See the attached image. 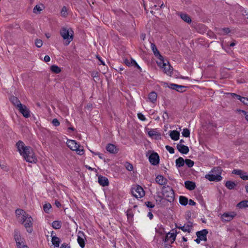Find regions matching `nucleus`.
Masks as SVG:
<instances>
[{
    "instance_id": "obj_1",
    "label": "nucleus",
    "mask_w": 248,
    "mask_h": 248,
    "mask_svg": "<svg viewBox=\"0 0 248 248\" xmlns=\"http://www.w3.org/2000/svg\"><path fill=\"white\" fill-rule=\"evenodd\" d=\"M16 146L20 154L24 157L26 161L31 163L36 162L37 158L31 147L26 146L24 142L20 140L17 142Z\"/></svg>"
},
{
    "instance_id": "obj_2",
    "label": "nucleus",
    "mask_w": 248,
    "mask_h": 248,
    "mask_svg": "<svg viewBox=\"0 0 248 248\" xmlns=\"http://www.w3.org/2000/svg\"><path fill=\"white\" fill-rule=\"evenodd\" d=\"M16 214L17 219L24 225L27 231L29 233H31L33 231V219L31 216L27 214L24 210L20 209L16 211Z\"/></svg>"
},
{
    "instance_id": "obj_3",
    "label": "nucleus",
    "mask_w": 248,
    "mask_h": 248,
    "mask_svg": "<svg viewBox=\"0 0 248 248\" xmlns=\"http://www.w3.org/2000/svg\"><path fill=\"white\" fill-rule=\"evenodd\" d=\"M222 169L220 167H214L208 174L205 175V178L210 182H219L222 179L221 176Z\"/></svg>"
},
{
    "instance_id": "obj_4",
    "label": "nucleus",
    "mask_w": 248,
    "mask_h": 248,
    "mask_svg": "<svg viewBox=\"0 0 248 248\" xmlns=\"http://www.w3.org/2000/svg\"><path fill=\"white\" fill-rule=\"evenodd\" d=\"M60 34L65 41L64 45L68 46L74 38V32L71 28L62 27L60 31Z\"/></svg>"
},
{
    "instance_id": "obj_5",
    "label": "nucleus",
    "mask_w": 248,
    "mask_h": 248,
    "mask_svg": "<svg viewBox=\"0 0 248 248\" xmlns=\"http://www.w3.org/2000/svg\"><path fill=\"white\" fill-rule=\"evenodd\" d=\"M66 144L71 150L76 151L78 155H82L84 154L83 147L81 146L76 140H68Z\"/></svg>"
},
{
    "instance_id": "obj_6",
    "label": "nucleus",
    "mask_w": 248,
    "mask_h": 248,
    "mask_svg": "<svg viewBox=\"0 0 248 248\" xmlns=\"http://www.w3.org/2000/svg\"><path fill=\"white\" fill-rule=\"evenodd\" d=\"M162 194L166 200L171 202L174 200V192L173 190L170 187L168 186L163 187L162 188Z\"/></svg>"
},
{
    "instance_id": "obj_7",
    "label": "nucleus",
    "mask_w": 248,
    "mask_h": 248,
    "mask_svg": "<svg viewBox=\"0 0 248 248\" xmlns=\"http://www.w3.org/2000/svg\"><path fill=\"white\" fill-rule=\"evenodd\" d=\"M131 193L136 198H140L145 195V192L143 188L139 185L132 188Z\"/></svg>"
},
{
    "instance_id": "obj_8",
    "label": "nucleus",
    "mask_w": 248,
    "mask_h": 248,
    "mask_svg": "<svg viewBox=\"0 0 248 248\" xmlns=\"http://www.w3.org/2000/svg\"><path fill=\"white\" fill-rule=\"evenodd\" d=\"M177 235V232L174 230H172L170 232H169L166 235L165 238L164 239L165 243L167 244H172L176 239Z\"/></svg>"
},
{
    "instance_id": "obj_9",
    "label": "nucleus",
    "mask_w": 248,
    "mask_h": 248,
    "mask_svg": "<svg viewBox=\"0 0 248 248\" xmlns=\"http://www.w3.org/2000/svg\"><path fill=\"white\" fill-rule=\"evenodd\" d=\"M236 216V213L234 212H225L221 216V219L223 222H229L233 219Z\"/></svg>"
},
{
    "instance_id": "obj_10",
    "label": "nucleus",
    "mask_w": 248,
    "mask_h": 248,
    "mask_svg": "<svg viewBox=\"0 0 248 248\" xmlns=\"http://www.w3.org/2000/svg\"><path fill=\"white\" fill-rule=\"evenodd\" d=\"M77 241L81 248L85 247V242L86 240V235L82 231H78L77 235Z\"/></svg>"
},
{
    "instance_id": "obj_11",
    "label": "nucleus",
    "mask_w": 248,
    "mask_h": 248,
    "mask_svg": "<svg viewBox=\"0 0 248 248\" xmlns=\"http://www.w3.org/2000/svg\"><path fill=\"white\" fill-rule=\"evenodd\" d=\"M149 161L150 163L154 166L157 165L159 163V156L156 153H152L149 157Z\"/></svg>"
},
{
    "instance_id": "obj_12",
    "label": "nucleus",
    "mask_w": 248,
    "mask_h": 248,
    "mask_svg": "<svg viewBox=\"0 0 248 248\" xmlns=\"http://www.w3.org/2000/svg\"><path fill=\"white\" fill-rule=\"evenodd\" d=\"M14 238L17 248L24 245V240L21 237L20 233L18 230H15Z\"/></svg>"
},
{
    "instance_id": "obj_13",
    "label": "nucleus",
    "mask_w": 248,
    "mask_h": 248,
    "mask_svg": "<svg viewBox=\"0 0 248 248\" xmlns=\"http://www.w3.org/2000/svg\"><path fill=\"white\" fill-rule=\"evenodd\" d=\"M18 109L24 117H30L31 112L29 109L25 105H22L18 108Z\"/></svg>"
},
{
    "instance_id": "obj_14",
    "label": "nucleus",
    "mask_w": 248,
    "mask_h": 248,
    "mask_svg": "<svg viewBox=\"0 0 248 248\" xmlns=\"http://www.w3.org/2000/svg\"><path fill=\"white\" fill-rule=\"evenodd\" d=\"M233 174L239 175L240 178L244 180H248V173L241 170H232Z\"/></svg>"
},
{
    "instance_id": "obj_15",
    "label": "nucleus",
    "mask_w": 248,
    "mask_h": 248,
    "mask_svg": "<svg viewBox=\"0 0 248 248\" xmlns=\"http://www.w3.org/2000/svg\"><path fill=\"white\" fill-rule=\"evenodd\" d=\"M208 232L206 229H203L202 231H198L196 232L197 237L199 238L200 240L206 241L207 240V234Z\"/></svg>"
},
{
    "instance_id": "obj_16",
    "label": "nucleus",
    "mask_w": 248,
    "mask_h": 248,
    "mask_svg": "<svg viewBox=\"0 0 248 248\" xmlns=\"http://www.w3.org/2000/svg\"><path fill=\"white\" fill-rule=\"evenodd\" d=\"M177 148L178 150L183 154H187L189 151V148L187 146L181 143H178L177 145Z\"/></svg>"
},
{
    "instance_id": "obj_17",
    "label": "nucleus",
    "mask_w": 248,
    "mask_h": 248,
    "mask_svg": "<svg viewBox=\"0 0 248 248\" xmlns=\"http://www.w3.org/2000/svg\"><path fill=\"white\" fill-rule=\"evenodd\" d=\"M106 150L111 154H116L118 152V149L112 144H108L106 147Z\"/></svg>"
},
{
    "instance_id": "obj_18",
    "label": "nucleus",
    "mask_w": 248,
    "mask_h": 248,
    "mask_svg": "<svg viewBox=\"0 0 248 248\" xmlns=\"http://www.w3.org/2000/svg\"><path fill=\"white\" fill-rule=\"evenodd\" d=\"M157 97V93L155 92H152L149 94L147 101L155 104L156 101Z\"/></svg>"
},
{
    "instance_id": "obj_19",
    "label": "nucleus",
    "mask_w": 248,
    "mask_h": 248,
    "mask_svg": "<svg viewBox=\"0 0 248 248\" xmlns=\"http://www.w3.org/2000/svg\"><path fill=\"white\" fill-rule=\"evenodd\" d=\"M155 181L157 184L161 186L166 185L167 183V179L161 175H158L156 177Z\"/></svg>"
},
{
    "instance_id": "obj_20",
    "label": "nucleus",
    "mask_w": 248,
    "mask_h": 248,
    "mask_svg": "<svg viewBox=\"0 0 248 248\" xmlns=\"http://www.w3.org/2000/svg\"><path fill=\"white\" fill-rule=\"evenodd\" d=\"M98 183L103 186H107L109 184L108 179L106 177L103 176H99L98 177Z\"/></svg>"
},
{
    "instance_id": "obj_21",
    "label": "nucleus",
    "mask_w": 248,
    "mask_h": 248,
    "mask_svg": "<svg viewBox=\"0 0 248 248\" xmlns=\"http://www.w3.org/2000/svg\"><path fill=\"white\" fill-rule=\"evenodd\" d=\"M10 100L17 108L22 105L18 98L16 96H11L10 98Z\"/></svg>"
},
{
    "instance_id": "obj_22",
    "label": "nucleus",
    "mask_w": 248,
    "mask_h": 248,
    "mask_svg": "<svg viewBox=\"0 0 248 248\" xmlns=\"http://www.w3.org/2000/svg\"><path fill=\"white\" fill-rule=\"evenodd\" d=\"M169 87L178 92H182V89L185 88V86H184L179 85L173 83L170 84L169 86Z\"/></svg>"
},
{
    "instance_id": "obj_23",
    "label": "nucleus",
    "mask_w": 248,
    "mask_h": 248,
    "mask_svg": "<svg viewBox=\"0 0 248 248\" xmlns=\"http://www.w3.org/2000/svg\"><path fill=\"white\" fill-rule=\"evenodd\" d=\"M185 187L186 189L192 190L195 188L196 185L193 182L190 181H186L185 182Z\"/></svg>"
},
{
    "instance_id": "obj_24",
    "label": "nucleus",
    "mask_w": 248,
    "mask_h": 248,
    "mask_svg": "<svg viewBox=\"0 0 248 248\" xmlns=\"http://www.w3.org/2000/svg\"><path fill=\"white\" fill-rule=\"evenodd\" d=\"M161 69L163 70V71L167 75L170 74L172 71V67L168 63H166L165 65Z\"/></svg>"
},
{
    "instance_id": "obj_25",
    "label": "nucleus",
    "mask_w": 248,
    "mask_h": 248,
    "mask_svg": "<svg viewBox=\"0 0 248 248\" xmlns=\"http://www.w3.org/2000/svg\"><path fill=\"white\" fill-rule=\"evenodd\" d=\"M170 136L172 140L176 141L179 140L180 133L177 131L173 130L170 131Z\"/></svg>"
},
{
    "instance_id": "obj_26",
    "label": "nucleus",
    "mask_w": 248,
    "mask_h": 248,
    "mask_svg": "<svg viewBox=\"0 0 248 248\" xmlns=\"http://www.w3.org/2000/svg\"><path fill=\"white\" fill-rule=\"evenodd\" d=\"M192 228V223L190 222H188L182 226V230L185 232H189L191 231Z\"/></svg>"
},
{
    "instance_id": "obj_27",
    "label": "nucleus",
    "mask_w": 248,
    "mask_h": 248,
    "mask_svg": "<svg viewBox=\"0 0 248 248\" xmlns=\"http://www.w3.org/2000/svg\"><path fill=\"white\" fill-rule=\"evenodd\" d=\"M185 163V160H184V159L182 157H179L175 161L176 166L177 168L183 167Z\"/></svg>"
},
{
    "instance_id": "obj_28",
    "label": "nucleus",
    "mask_w": 248,
    "mask_h": 248,
    "mask_svg": "<svg viewBox=\"0 0 248 248\" xmlns=\"http://www.w3.org/2000/svg\"><path fill=\"white\" fill-rule=\"evenodd\" d=\"M151 47L155 57L157 58H162V56L160 54L159 51L154 44H151Z\"/></svg>"
},
{
    "instance_id": "obj_29",
    "label": "nucleus",
    "mask_w": 248,
    "mask_h": 248,
    "mask_svg": "<svg viewBox=\"0 0 248 248\" xmlns=\"http://www.w3.org/2000/svg\"><path fill=\"white\" fill-rule=\"evenodd\" d=\"M51 242L55 247L58 248L60 246L61 240L59 237L53 236L51 239Z\"/></svg>"
},
{
    "instance_id": "obj_30",
    "label": "nucleus",
    "mask_w": 248,
    "mask_h": 248,
    "mask_svg": "<svg viewBox=\"0 0 248 248\" xmlns=\"http://www.w3.org/2000/svg\"><path fill=\"white\" fill-rule=\"evenodd\" d=\"M179 203L184 206H186L188 203V199L183 196H180L179 197Z\"/></svg>"
},
{
    "instance_id": "obj_31",
    "label": "nucleus",
    "mask_w": 248,
    "mask_h": 248,
    "mask_svg": "<svg viewBox=\"0 0 248 248\" xmlns=\"http://www.w3.org/2000/svg\"><path fill=\"white\" fill-rule=\"evenodd\" d=\"M237 207L241 209L248 207V201L245 200L241 201L237 204Z\"/></svg>"
},
{
    "instance_id": "obj_32",
    "label": "nucleus",
    "mask_w": 248,
    "mask_h": 248,
    "mask_svg": "<svg viewBox=\"0 0 248 248\" xmlns=\"http://www.w3.org/2000/svg\"><path fill=\"white\" fill-rule=\"evenodd\" d=\"M44 8V6L43 4H39L36 5L33 9V12L35 14L39 13Z\"/></svg>"
},
{
    "instance_id": "obj_33",
    "label": "nucleus",
    "mask_w": 248,
    "mask_h": 248,
    "mask_svg": "<svg viewBox=\"0 0 248 248\" xmlns=\"http://www.w3.org/2000/svg\"><path fill=\"white\" fill-rule=\"evenodd\" d=\"M180 17L186 23H189L191 22V18L189 16L185 14H182L180 15Z\"/></svg>"
},
{
    "instance_id": "obj_34",
    "label": "nucleus",
    "mask_w": 248,
    "mask_h": 248,
    "mask_svg": "<svg viewBox=\"0 0 248 248\" xmlns=\"http://www.w3.org/2000/svg\"><path fill=\"white\" fill-rule=\"evenodd\" d=\"M235 186L234 182L230 181H227L225 183L226 187L229 189H233Z\"/></svg>"
},
{
    "instance_id": "obj_35",
    "label": "nucleus",
    "mask_w": 248,
    "mask_h": 248,
    "mask_svg": "<svg viewBox=\"0 0 248 248\" xmlns=\"http://www.w3.org/2000/svg\"><path fill=\"white\" fill-rule=\"evenodd\" d=\"M52 226L55 229H59L62 227V223L60 221H54L52 223Z\"/></svg>"
},
{
    "instance_id": "obj_36",
    "label": "nucleus",
    "mask_w": 248,
    "mask_h": 248,
    "mask_svg": "<svg viewBox=\"0 0 248 248\" xmlns=\"http://www.w3.org/2000/svg\"><path fill=\"white\" fill-rule=\"evenodd\" d=\"M50 69L51 70L54 72V73H56V74H59L60 73L62 70L61 69L60 67H58L57 65H53L51 66V68H50Z\"/></svg>"
},
{
    "instance_id": "obj_37",
    "label": "nucleus",
    "mask_w": 248,
    "mask_h": 248,
    "mask_svg": "<svg viewBox=\"0 0 248 248\" xmlns=\"http://www.w3.org/2000/svg\"><path fill=\"white\" fill-rule=\"evenodd\" d=\"M159 59V61L157 62V65L162 68L165 64L166 62H165L163 57L162 56V58H158Z\"/></svg>"
},
{
    "instance_id": "obj_38",
    "label": "nucleus",
    "mask_w": 248,
    "mask_h": 248,
    "mask_svg": "<svg viewBox=\"0 0 248 248\" xmlns=\"http://www.w3.org/2000/svg\"><path fill=\"white\" fill-rule=\"evenodd\" d=\"M219 33L221 35H226L230 32L229 28H223L219 30Z\"/></svg>"
},
{
    "instance_id": "obj_39",
    "label": "nucleus",
    "mask_w": 248,
    "mask_h": 248,
    "mask_svg": "<svg viewBox=\"0 0 248 248\" xmlns=\"http://www.w3.org/2000/svg\"><path fill=\"white\" fill-rule=\"evenodd\" d=\"M182 134L183 136L186 138H188L190 136L189 130L186 128L183 129Z\"/></svg>"
},
{
    "instance_id": "obj_40",
    "label": "nucleus",
    "mask_w": 248,
    "mask_h": 248,
    "mask_svg": "<svg viewBox=\"0 0 248 248\" xmlns=\"http://www.w3.org/2000/svg\"><path fill=\"white\" fill-rule=\"evenodd\" d=\"M124 167L128 171H132L133 169V165L128 162H126L124 164Z\"/></svg>"
},
{
    "instance_id": "obj_41",
    "label": "nucleus",
    "mask_w": 248,
    "mask_h": 248,
    "mask_svg": "<svg viewBox=\"0 0 248 248\" xmlns=\"http://www.w3.org/2000/svg\"><path fill=\"white\" fill-rule=\"evenodd\" d=\"M186 164V166L189 167V168H191L192 167L193 165H194V161L190 160V159H186L185 160V163Z\"/></svg>"
},
{
    "instance_id": "obj_42",
    "label": "nucleus",
    "mask_w": 248,
    "mask_h": 248,
    "mask_svg": "<svg viewBox=\"0 0 248 248\" xmlns=\"http://www.w3.org/2000/svg\"><path fill=\"white\" fill-rule=\"evenodd\" d=\"M61 16L63 17H66L68 14H67V10L65 6H63L61 11Z\"/></svg>"
},
{
    "instance_id": "obj_43",
    "label": "nucleus",
    "mask_w": 248,
    "mask_h": 248,
    "mask_svg": "<svg viewBox=\"0 0 248 248\" xmlns=\"http://www.w3.org/2000/svg\"><path fill=\"white\" fill-rule=\"evenodd\" d=\"M51 208V205L49 203H46L44 205V206H43L44 210L46 213H48L49 211Z\"/></svg>"
},
{
    "instance_id": "obj_44",
    "label": "nucleus",
    "mask_w": 248,
    "mask_h": 248,
    "mask_svg": "<svg viewBox=\"0 0 248 248\" xmlns=\"http://www.w3.org/2000/svg\"><path fill=\"white\" fill-rule=\"evenodd\" d=\"M137 116L138 118L141 121L144 122L147 120V119L145 117V116L140 112L138 113L137 114Z\"/></svg>"
},
{
    "instance_id": "obj_45",
    "label": "nucleus",
    "mask_w": 248,
    "mask_h": 248,
    "mask_svg": "<svg viewBox=\"0 0 248 248\" xmlns=\"http://www.w3.org/2000/svg\"><path fill=\"white\" fill-rule=\"evenodd\" d=\"M148 134L150 137H152L154 136L157 135V132L155 131V130L152 129L148 131Z\"/></svg>"
},
{
    "instance_id": "obj_46",
    "label": "nucleus",
    "mask_w": 248,
    "mask_h": 248,
    "mask_svg": "<svg viewBox=\"0 0 248 248\" xmlns=\"http://www.w3.org/2000/svg\"><path fill=\"white\" fill-rule=\"evenodd\" d=\"M166 150L170 153V154H174V149L173 147L169 146L166 145L165 147Z\"/></svg>"
},
{
    "instance_id": "obj_47",
    "label": "nucleus",
    "mask_w": 248,
    "mask_h": 248,
    "mask_svg": "<svg viewBox=\"0 0 248 248\" xmlns=\"http://www.w3.org/2000/svg\"><path fill=\"white\" fill-rule=\"evenodd\" d=\"M35 46L37 47H40L42 46L43 42L40 39H36L35 42Z\"/></svg>"
},
{
    "instance_id": "obj_48",
    "label": "nucleus",
    "mask_w": 248,
    "mask_h": 248,
    "mask_svg": "<svg viewBox=\"0 0 248 248\" xmlns=\"http://www.w3.org/2000/svg\"><path fill=\"white\" fill-rule=\"evenodd\" d=\"M52 124L55 126H58L60 125V123L57 119H54L52 120Z\"/></svg>"
},
{
    "instance_id": "obj_49",
    "label": "nucleus",
    "mask_w": 248,
    "mask_h": 248,
    "mask_svg": "<svg viewBox=\"0 0 248 248\" xmlns=\"http://www.w3.org/2000/svg\"><path fill=\"white\" fill-rule=\"evenodd\" d=\"M146 205L150 208H153L155 207V204L151 202H145Z\"/></svg>"
},
{
    "instance_id": "obj_50",
    "label": "nucleus",
    "mask_w": 248,
    "mask_h": 248,
    "mask_svg": "<svg viewBox=\"0 0 248 248\" xmlns=\"http://www.w3.org/2000/svg\"><path fill=\"white\" fill-rule=\"evenodd\" d=\"M241 102H242L244 104L248 106V98L242 97Z\"/></svg>"
},
{
    "instance_id": "obj_51",
    "label": "nucleus",
    "mask_w": 248,
    "mask_h": 248,
    "mask_svg": "<svg viewBox=\"0 0 248 248\" xmlns=\"http://www.w3.org/2000/svg\"><path fill=\"white\" fill-rule=\"evenodd\" d=\"M230 94L233 97H235L236 99H237L238 100H239L240 101L242 98V97L240 95H237L234 93H231Z\"/></svg>"
},
{
    "instance_id": "obj_52",
    "label": "nucleus",
    "mask_w": 248,
    "mask_h": 248,
    "mask_svg": "<svg viewBox=\"0 0 248 248\" xmlns=\"http://www.w3.org/2000/svg\"><path fill=\"white\" fill-rule=\"evenodd\" d=\"M93 154L95 155L98 156V157L101 159H103L104 158L103 155L102 154L99 153V152H92Z\"/></svg>"
},
{
    "instance_id": "obj_53",
    "label": "nucleus",
    "mask_w": 248,
    "mask_h": 248,
    "mask_svg": "<svg viewBox=\"0 0 248 248\" xmlns=\"http://www.w3.org/2000/svg\"><path fill=\"white\" fill-rule=\"evenodd\" d=\"M188 202L189 205H190L194 206L196 205V202L191 199L188 201Z\"/></svg>"
},
{
    "instance_id": "obj_54",
    "label": "nucleus",
    "mask_w": 248,
    "mask_h": 248,
    "mask_svg": "<svg viewBox=\"0 0 248 248\" xmlns=\"http://www.w3.org/2000/svg\"><path fill=\"white\" fill-rule=\"evenodd\" d=\"M50 61V58L48 55H46L44 57V61L46 62H49Z\"/></svg>"
},
{
    "instance_id": "obj_55",
    "label": "nucleus",
    "mask_w": 248,
    "mask_h": 248,
    "mask_svg": "<svg viewBox=\"0 0 248 248\" xmlns=\"http://www.w3.org/2000/svg\"><path fill=\"white\" fill-rule=\"evenodd\" d=\"M60 248H70L69 246H68L65 243H63V244H62Z\"/></svg>"
},
{
    "instance_id": "obj_56",
    "label": "nucleus",
    "mask_w": 248,
    "mask_h": 248,
    "mask_svg": "<svg viewBox=\"0 0 248 248\" xmlns=\"http://www.w3.org/2000/svg\"><path fill=\"white\" fill-rule=\"evenodd\" d=\"M96 58H97V59H98V60L100 62V64H101L105 65V62H103V61L101 60V58H100L99 56H96Z\"/></svg>"
},
{
    "instance_id": "obj_57",
    "label": "nucleus",
    "mask_w": 248,
    "mask_h": 248,
    "mask_svg": "<svg viewBox=\"0 0 248 248\" xmlns=\"http://www.w3.org/2000/svg\"><path fill=\"white\" fill-rule=\"evenodd\" d=\"M55 204L56 206L58 207H60L61 206V204L58 201H55Z\"/></svg>"
},
{
    "instance_id": "obj_58",
    "label": "nucleus",
    "mask_w": 248,
    "mask_h": 248,
    "mask_svg": "<svg viewBox=\"0 0 248 248\" xmlns=\"http://www.w3.org/2000/svg\"><path fill=\"white\" fill-rule=\"evenodd\" d=\"M148 217H149L150 219H152L153 217V215L151 212H149L148 214Z\"/></svg>"
},
{
    "instance_id": "obj_59",
    "label": "nucleus",
    "mask_w": 248,
    "mask_h": 248,
    "mask_svg": "<svg viewBox=\"0 0 248 248\" xmlns=\"http://www.w3.org/2000/svg\"><path fill=\"white\" fill-rule=\"evenodd\" d=\"M136 63H137V62H136L135 60H133V59H132V60H131L130 64H132V65H134Z\"/></svg>"
},
{
    "instance_id": "obj_60",
    "label": "nucleus",
    "mask_w": 248,
    "mask_h": 248,
    "mask_svg": "<svg viewBox=\"0 0 248 248\" xmlns=\"http://www.w3.org/2000/svg\"><path fill=\"white\" fill-rule=\"evenodd\" d=\"M202 241V240H200L199 238L197 237V238L195 240V241L197 243V244H200L201 241Z\"/></svg>"
},
{
    "instance_id": "obj_61",
    "label": "nucleus",
    "mask_w": 248,
    "mask_h": 248,
    "mask_svg": "<svg viewBox=\"0 0 248 248\" xmlns=\"http://www.w3.org/2000/svg\"><path fill=\"white\" fill-rule=\"evenodd\" d=\"M124 62L127 66H129L130 65V62H129L127 60H125Z\"/></svg>"
},
{
    "instance_id": "obj_62",
    "label": "nucleus",
    "mask_w": 248,
    "mask_h": 248,
    "mask_svg": "<svg viewBox=\"0 0 248 248\" xmlns=\"http://www.w3.org/2000/svg\"><path fill=\"white\" fill-rule=\"evenodd\" d=\"M134 66H135V67H137L138 69H139L140 71H141V67H140L138 65V64L137 63H136L134 65Z\"/></svg>"
},
{
    "instance_id": "obj_63",
    "label": "nucleus",
    "mask_w": 248,
    "mask_h": 248,
    "mask_svg": "<svg viewBox=\"0 0 248 248\" xmlns=\"http://www.w3.org/2000/svg\"><path fill=\"white\" fill-rule=\"evenodd\" d=\"M18 248H28V247L25 245L21 246L20 247H18Z\"/></svg>"
},
{
    "instance_id": "obj_64",
    "label": "nucleus",
    "mask_w": 248,
    "mask_h": 248,
    "mask_svg": "<svg viewBox=\"0 0 248 248\" xmlns=\"http://www.w3.org/2000/svg\"><path fill=\"white\" fill-rule=\"evenodd\" d=\"M68 129L69 130H71V131H74L75 130V129L73 127H69L68 128Z\"/></svg>"
}]
</instances>
